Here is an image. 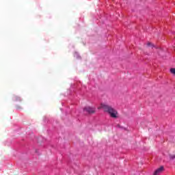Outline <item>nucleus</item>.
I'll return each instance as SVG.
<instances>
[{"label":"nucleus","mask_w":175,"mask_h":175,"mask_svg":"<svg viewBox=\"0 0 175 175\" xmlns=\"http://www.w3.org/2000/svg\"><path fill=\"white\" fill-rule=\"evenodd\" d=\"M98 109H103L105 113H108L111 118H118V112L110 105L106 104H101Z\"/></svg>","instance_id":"1"},{"label":"nucleus","mask_w":175,"mask_h":175,"mask_svg":"<svg viewBox=\"0 0 175 175\" xmlns=\"http://www.w3.org/2000/svg\"><path fill=\"white\" fill-rule=\"evenodd\" d=\"M147 46L148 47H154V44H152V43H151V42H148Z\"/></svg>","instance_id":"5"},{"label":"nucleus","mask_w":175,"mask_h":175,"mask_svg":"<svg viewBox=\"0 0 175 175\" xmlns=\"http://www.w3.org/2000/svg\"><path fill=\"white\" fill-rule=\"evenodd\" d=\"M170 159H175V155L171 156V157H170Z\"/></svg>","instance_id":"6"},{"label":"nucleus","mask_w":175,"mask_h":175,"mask_svg":"<svg viewBox=\"0 0 175 175\" xmlns=\"http://www.w3.org/2000/svg\"><path fill=\"white\" fill-rule=\"evenodd\" d=\"M170 73H172V75H174V76H175V68H170Z\"/></svg>","instance_id":"4"},{"label":"nucleus","mask_w":175,"mask_h":175,"mask_svg":"<svg viewBox=\"0 0 175 175\" xmlns=\"http://www.w3.org/2000/svg\"><path fill=\"white\" fill-rule=\"evenodd\" d=\"M165 170V168L163 166L160 167L159 168H157L153 173V175H159L161 174L163 171Z\"/></svg>","instance_id":"3"},{"label":"nucleus","mask_w":175,"mask_h":175,"mask_svg":"<svg viewBox=\"0 0 175 175\" xmlns=\"http://www.w3.org/2000/svg\"><path fill=\"white\" fill-rule=\"evenodd\" d=\"M83 111L88 113V114H94L96 109L94 107H86L83 109Z\"/></svg>","instance_id":"2"}]
</instances>
